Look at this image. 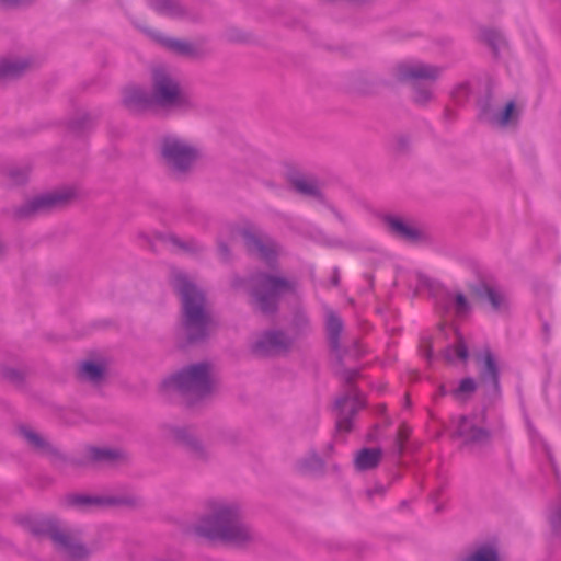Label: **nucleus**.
I'll return each instance as SVG.
<instances>
[{"instance_id":"obj_43","label":"nucleus","mask_w":561,"mask_h":561,"mask_svg":"<svg viewBox=\"0 0 561 561\" xmlns=\"http://www.w3.org/2000/svg\"><path fill=\"white\" fill-rule=\"evenodd\" d=\"M482 39H483L486 44H489V43H490V38H489V36H488V35H484Z\"/></svg>"},{"instance_id":"obj_18","label":"nucleus","mask_w":561,"mask_h":561,"mask_svg":"<svg viewBox=\"0 0 561 561\" xmlns=\"http://www.w3.org/2000/svg\"><path fill=\"white\" fill-rule=\"evenodd\" d=\"M80 376L93 383H99L104 376V366L99 363L85 362L81 365Z\"/></svg>"},{"instance_id":"obj_20","label":"nucleus","mask_w":561,"mask_h":561,"mask_svg":"<svg viewBox=\"0 0 561 561\" xmlns=\"http://www.w3.org/2000/svg\"><path fill=\"white\" fill-rule=\"evenodd\" d=\"M88 457L92 461L114 462L121 457V454L117 450L110 448L91 447L88 450Z\"/></svg>"},{"instance_id":"obj_17","label":"nucleus","mask_w":561,"mask_h":561,"mask_svg":"<svg viewBox=\"0 0 561 561\" xmlns=\"http://www.w3.org/2000/svg\"><path fill=\"white\" fill-rule=\"evenodd\" d=\"M444 357L448 363L465 362L468 352L463 339L457 335L454 346L445 350Z\"/></svg>"},{"instance_id":"obj_4","label":"nucleus","mask_w":561,"mask_h":561,"mask_svg":"<svg viewBox=\"0 0 561 561\" xmlns=\"http://www.w3.org/2000/svg\"><path fill=\"white\" fill-rule=\"evenodd\" d=\"M161 159L174 175L188 172L199 158L197 147L179 136H165L161 141Z\"/></svg>"},{"instance_id":"obj_31","label":"nucleus","mask_w":561,"mask_h":561,"mask_svg":"<svg viewBox=\"0 0 561 561\" xmlns=\"http://www.w3.org/2000/svg\"><path fill=\"white\" fill-rule=\"evenodd\" d=\"M455 305H456V310L458 313L466 312L468 309L467 299L462 294H457L455 296Z\"/></svg>"},{"instance_id":"obj_27","label":"nucleus","mask_w":561,"mask_h":561,"mask_svg":"<svg viewBox=\"0 0 561 561\" xmlns=\"http://www.w3.org/2000/svg\"><path fill=\"white\" fill-rule=\"evenodd\" d=\"M548 520L552 531L558 535L561 531V499L549 507Z\"/></svg>"},{"instance_id":"obj_23","label":"nucleus","mask_w":561,"mask_h":561,"mask_svg":"<svg viewBox=\"0 0 561 561\" xmlns=\"http://www.w3.org/2000/svg\"><path fill=\"white\" fill-rule=\"evenodd\" d=\"M156 10L172 18L182 15V8L175 0H157Z\"/></svg>"},{"instance_id":"obj_2","label":"nucleus","mask_w":561,"mask_h":561,"mask_svg":"<svg viewBox=\"0 0 561 561\" xmlns=\"http://www.w3.org/2000/svg\"><path fill=\"white\" fill-rule=\"evenodd\" d=\"M172 285L181 295L183 325L191 341H197L210 329V319L205 308L204 295L182 272H174Z\"/></svg>"},{"instance_id":"obj_9","label":"nucleus","mask_w":561,"mask_h":561,"mask_svg":"<svg viewBox=\"0 0 561 561\" xmlns=\"http://www.w3.org/2000/svg\"><path fill=\"white\" fill-rule=\"evenodd\" d=\"M47 533L51 540L70 557L81 558L85 554L84 547L79 543L76 538L61 530L53 520L46 522Z\"/></svg>"},{"instance_id":"obj_44","label":"nucleus","mask_w":561,"mask_h":561,"mask_svg":"<svg viewBox=\"0 0 561 561\" xmlns=\"http://www.w3.org/2000/svg\"><path fill=\"white\" fill-rule=\"evenodd\" d=\"M481 119H488L486 114H482V115H481Z\"/></svg>"},{"instance_id":"obj_21","label":"nucleus","mask_w":561,"mask_h":561,"mask_svg":"<svg viewBox=\"0 0 561 561\" xmlns=\"http://www.w3.org/2000/svg\"><path fill=\"white\" fill-rule=\"evenodd\" d=\"M493 59L505 58L510 55V47L505 36L497 30L493 28Z\"/></svg>"},{"instance_id":"obj_14","label":"nucleus","mask_w":561,"mask_h":561,"mask_svg":"<svg viewBox=\"0 0 561 561\" xmlns=\"http://www.w3.org/2000/svg\"><path fill=\"white\" fill-rule=\"evenodd\" d=\"M243 238L249 251L260 257L270 261L276 254V249L270 240L250 232H245Z\"/></svg>"},{"instance_id":"obj_37","label":"nucleus","mask_w":561,"mask_h":561,"mask_svg":"<svg viewBox=\"0 0 561 561\" xmlns=\"http://www.w3.org/2000/svg\"><path fill=\"white\" fill-rule=\"evenodd\" d=\"M90 502H91V500H90V499H88V497H78V499L76 500V503H77V504H79V505H84V504H88V503H90Z\"/></svg>"},{"instance_id":"obj_33","label":"nucleus","mask_w":561,"mask_h":561,"mask_svg":"<svg viewBox=\"0 0 561 561\" xmlns=\"http://www.w3.org/2000/svg\"><path fill=\"white\" fill-rule=\"evenodd\" d=\"M431 99L430 92L419 91L415 95V101L419 103H425Z\"/></svg>"},{"instance_id":"obj_28","label":"nucleus","mask_w":561,"mask_h":561,"mask_svg":"<svg viewBox=\"0 0 561 561\" xmlns=\"http://www.w3.org/2000/svg\"><path fill=\"white\" fill-rule=\"evenodd\" d=\"M477 389V383L471 378H465L460 381L457 389L453 391V394L457 399H465Z\"/></svg>"},{"instance_id":"obj_32","label":"nucleus","mask_w":561,"mask_h":561,"mask_svg":"<svg viewBox=\"0 0 561 561\" xmlns=\"http://www.w3.org/2000/svg\"><path fill=\"white\" fill-rule=\"evenodd\" d=\"M492 371H493V402H494L495 399L497 397H500V388H499V380H497L499 373H497V366L494 360H493Z\"/></svg>"},{"instance_id":"obj_35","label":"nucleus","mask_w":561,"mask_h":561,"mask_svg":"<svg viewBox=\"0 0 561 561\" xmlns=\"http://www.w3.org/2000/svg\"><path fill=\"white\" fill-rule=\"evenodd\" d=\"M504 430V423L502 420H493V436L495 435V431L502 432Z\"/></svg>"},{"instance_id":"obj_42","label":"nucleus","mask_w":561,"mask_h":561,"mask_svg":"<svg viewBox=\"0 0 561 561\" xmlns=\"http://www.w3.org/2000/svg\"><path fill=\"white\" fill-rule=\"evenodd\" d=\"M346 404L345 400L337 401V405L343 408Z\"/></svg>"},{"instance_id":"obj_7","label":"nucleus","mask_w":561,"mask_h":561,"mask_svg":"<svg viewBox=\"0 0 561 561\" xmlns=\"http://www.w3.org/2000/svg\"><path fill=\"white\" fill-rule=\"evenodd\" d=\"M256 284L254 297L259 308L264 312L271 311L276 297L289 289V284L286 280L273 276H261Z\"/></svg>"},{"instance_id":"obj_16","label":"nucleus","mask_w":561,"mask_h":561,"mask_svg":"<svg viewBox=\"0 0 561 561\" xmlns=\"http://www.w3.org/2000/svg\"><path fill=\"white\" fill-rule=\"evenodd\" d=\"M380 457L381 451L379 449L365 448L357 454L355 465L359 470H368L378 465Z\"/></svg>"},{"instance_id":"obj_38","label":"nucleus","mask_w":561,"mask_h":561,"mask_svg":"<svg viewBox=\"0 0 561 561\" xmlns=\"http://www.w3.org/2000/svg\"><path fill=\"white\" fill-rule=\"evenodd\" d=\"M408 432H409V431H408V428H405V427H401V428H400V431H399V436H400V438H402V439H403V438H407V436H408Z\"/></svg>"},{"instance_id":"obj_30","label":"nucleus","mask_w":561,"mask_h":561,"mask_svg":"<svg viewBox=\"0 0 561 561\" xmlns=\"http://www.w3.org/2000/svg\"><path fill=\"white\" fill-rule=\"evenodd\" d=\"M24 68L25 65H21L19 62H9L1 67L0 72L2 75H18Z\"/></svg>"},{"instance_id":"obj_5","label":"nucleus","mask_w":561,"mask_h":561,"mask_svg":"<svg viewBox=\"0 0 561 561\" xmlns=\"http://www.w3.org/2000/svg\"><path fill=\"white\" fill-rule=\"evenodd\" d=\"M152 105L164 108L187 110L195 105L193 99L184 92L179 83L164 69L153 72Z\"/></svg>"},{"instance_id":"obj_8","label":"nucleus","mask_w":561,"mask_h":561,"mask_svg":"<svg viewBox=\"0 0 561 561\" xmlns=\"http://www.w3.org/2000/svg\"><path fill=\"white\" fill-rule=\"evenodd\" d=\"M71 197L69 191L43 194L31 199L21 211L23 216L50 211L66 205Z\"/></svg>"},{"instance_id":"obj_22","label":"nucleus","mask_w":561,"mask_h":561,"mask_svg":"<svg viewBox=\"0 0 561 561\" xmlns=\"http://www.w3.org/2000/svg\"><path fill=\"white\" fill-rule=\"evenodd\" d=\"M160 42L167 48H169L170 50H172L176 54L186 55V56H191L194 54L193 46L187 42L172 39V38H161Z\"/></svg>"},{"instance_id":"obj_29","label":"nucleus","mask_w":561,"mask_h":561,"mask_svg":"<svg viewBox=\"0 0 561 561\" xmlns=\"http://www.w3.org/2000/svg\"><path fill=\"white\" fill-rule=\"evenodd\" d=\"M327 329L328 332L332 339V341L335 342L337 339L341 330H342V322L339 317H336L333 313H330L327 319Z\"/></svg>"},{"instance_id":"obj_12","label":"nucleus","mask_w":561,"mask_h":561,"mask_svg":"<svg viewBox=\"0 0 561 561\" xmlns=\"http://www.w3.org/2000/svg\"><path fill=\"white\" fill-rule=\"evenodd\" d=\"M123 103L131 111H142L152 106L150 95L136 85L127 87L124 90Z\"/></svg>"},{"instance_id":"obj_11","label":"nucleus","mask_w":561,"mask_h":561,"mask_svg":"<svg viewBox=\"0 0 561 561\" xmlns=\"http://www.w3.org/2000/svg\"><path fill=\"white\" fill-rule=\"evenodd\" d=\"M287 348V341L279 332H268L253 344V352L259 356L278 354Z\"/></svg>"},{"instance_id":"obj_39","label":"nucleus","mask_w":561,"mask_h":561,"mask_svg":"<svg viewBox=\"0 0 561 561\" xmlns=\"http://www.w3.org/2000/svg\"><path fill=\"white\" fill-rule=\"evenodd\" d=\"M484 364H485L486 368L491 369V355L490 354H486L484 356Z\"/></svg>"},{"instance_id":"obj_41","label":"nucleus","mask_w":561,"mask_h":561,"mask_svg":"<svg viewBox=\"0 0 561 561\" xmlns=\"http://www.w3.org/2000/svg\"><path fill=\"white\" fill-rule=\"evenodd\" d=\"M542 447H543V450H545L548 459L552 462L551 455H550V451H549L548 447L546 445H543Z\"/></svg>"},{"instance_id":"obj_34","label":"nucleus","mask_w":561,"mask_h":561,"mask_svg":"<svg viewBox=\"0 0 561 561\" xmlns=\"http://www.w3.org/2000/svg\"><path fill=\"white\" fill-rule=\"evenodd\" d=\"M26 0H0V7L1 8H11L16 4L23 3Z\"/></svg>"},{"instance_id":"obj_19","label":"nucleus","mask_w":561,"mask_h":561,"mask_svg":"<svg viewBox=\"0 0 561 561\" xmlns=\"http://www.w3.org/2000/svg\"><path fill=\"white\" fill-rule=\"evenodd\" d=\"M511 309V299L508 294L493 285V313L506 314Z\"/></svg>"},{"instance_id":"obj_25","label":"nucleus","mask_w":561,"mask_h":561,"mask_svg":"<svg viewBox=\"0 0 561 561\" xmlns=\"http://www.w3.org/2000/svg\"><path fill=\"white\" fill-rule=\"evenodd\" d=\"M458 561H491V545L479 546Z\"/></svg>"},{"instance_id":"obj_3","label":"nucleus","mask_w":561,"mask_h":561,"mask_svg":"<svg viewBox=\"0 0 561 561\" xmlns=\"http://www.w3.org/2000/svg\"><path fill=\"white\" fill-rule=\"evenodd\" d=\"M213 386L214 378L207 364L192 365L162 382L164 391L178 392L190 403L210 393Z\"/></svg>"},{"instance_id":"obj_24","label":"nucleus","mask_w":561,"mask_h":561,"mask_svg":"<svg viewBox=\"0 0 561 561\" xmlns=\"http://www.w3.org/2000/svg\"><path fill=\"white\" fill-rule=\"evenodd\" d=\"M21 435L33 448L37 450L45 451L48 448V444L45 439L31 428H22Z\"/></svg>"},{"instance_id":"obj_36","label":"nucleus","mask_w":561,"mask_h":561,"mask_svg":"<svg viewBox=\"0 0 561 561\" xmlns=\"http://www.w3.org/2000/svg\"><path fill=\"white\" fill-rule=\"evenodd\" d=\"M337 427H339L340 430L348 431V430H350L348 421H347V420H340V421L337 422Z\"/></svg>"},{"instance_id":"obj_26","label":"nucleus","mask_w":561,"mask_h":561,"mask_svg":"<svg viewBox=\"0 0 561 561\" xmlns=\"http://www.w3.org/2000/svg\"><path fill=\"white\" fill-rule=\"evenodd\" d=\"M294 187L304 195L317 196L319 193L317 184L307 178H297L293 181Z\"/></svg>"},{"instance_id":"obj_13","label":"nucleus","mask_w":561,"mask_h":561,"mask_svg":"<svg viewBox=\"0 0 561 561\" xmlns=\"http://www.w3.org/2000/svg\"><path fill=\"white\" fill-rule=\"evenodd\" d=\"M385 222L389 232L401 240L414 242L421 236V232L419 231L417 228L405 222L401 218L389 217L386 219Z\"/></svg>"},{"instance_id":"obj_10","label":"nucleus","mask_w":561,"mask_h":561,"mask_svg":"<svg viewBox=\"0 0 561 561\" xmlns=\"http://www.w3.org/2000/svg\"><path fill=\"white\" fill-rule=\"evenodd\" d=\"M438 75V68L419 61H404L397 67L400 80L435 79Z\"/></svg>"},{"instance_id":"obj_6","label":"nucleus","mask_w":561,"mask_h":561,"mask_svg":"<svg viewBox=\"0 0 561 561\" xmlns=\"http://www.w3.org/2000/svg\"><path fill=\"white\" fill-rule=\"evenodd\" d=\"M490 420L486 408L473 412L459 422L458 433L467 443H482L488 439L490 432Z\"/></svg>"},{"instance_id":"obj_40","label":"nucleus","mask_w":561,"mask_h":561,"mask_svg":"<svg viewBox=\"0 0 561 561\" xmlns=\"http://www.w3.org/2000/svg\"><path fill=\"white\" fill-rule=\"evenodd\" d=\"M492 560L493 561H501L500 559V556L497 553V551L495 550V548L493 547V557H492Z\"/></svg>"},{"instance_id":"obj_15","label":"nucleus","mask_w":561,"mask_h":561,"mask_svg":"<svg viewBox=\"0 0 561 561\" xmlns=\"http://www.w3.org/2000/svg\"><path fill=\"white\" fill-rule=\"evenodd\" d=\"M519 119V114L515 102L510 101L503 110L493 115V129H515Z\"/></svg>"},{"instance_id":"obj_1","label":"nucleus","mask_w":561,"mask_h":561,"mask_svg":"<svg viewBox=\"0 0 561 561\" xmlns=\"http://www.w3.org/2000/svg\"><path fill=\"white\" fill-rule=\"evenodd\" d=\"M195 533L210 540L241 546L253 539L252 530L241 522L239 507L227 501H211L198 519Z\"/></svg>"}]
</instances>
